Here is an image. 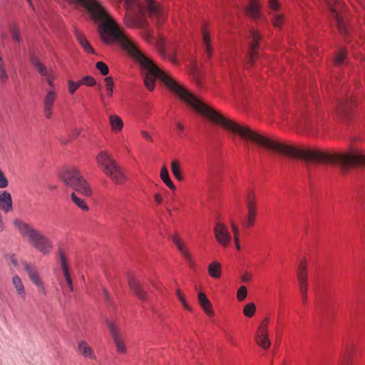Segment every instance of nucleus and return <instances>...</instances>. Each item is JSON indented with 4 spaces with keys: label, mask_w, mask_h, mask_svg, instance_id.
I'll return each mask as SVG.
<instances>
[{
    "label": "nucleus",
    "mask_w": 365,
    "mask_h": 365,
    "mask_svg": "<svg viewBox=\"0 0 365 365\" xmlns=\"http://www.w3.org/2000/svg\"><path fill=\"white\" fill-rule=\"evenodd\" d=\"M100 27V36L104 43L110 44L114 41L118 42L121 47L131 55L142 68L147 71L144 76V83L149 91H151L154 89L155 78L158 77L167 88L176 95L182 101L212 123L220 125L244 140L252 142L259 147L278 154L293 158V145L287 144L265 136L247 125L240 124L230 118H226L190 93L170 75L160 70L150 59L138 49L134 42L125 35L110 16L101 22Z\"/></svg>",
    "instance_id": "obj_1"
},
{
    "label": "nucleus",
    "mask_w": 365,
    "mask_h": 365,
    "mask_svg": "<svg viewBox=\"0 0 365 365\" xmlns=\"http://www.w3.org/2000/svg\"><path fill=\"white\" fill-rule=\"evenodd\" d=\"M14 225L19 234L26 239L31 246L40 253L47 255L52 252L53 249V242L39 230L20 220H15Z\"/></svg>",
    "instance_id": "obj_2"
},
{
    "label": "nucleus",
    "mask_w": 365,
    "mask_h": 365,
    "mask_svg": "<svg viewBox=\"0 0 365 365\" xmlns=\"http://www.w3.org/2000/svg\"><path fill=\"white\" fill-rule=\"evenodd\" d=\"M61 178L67 186L71 187L82 195L86 197L92 195L93 191L91 186L76 168H65L61 172Z\"/></svg>",
    "instance_id": "obj_3"
},
{
    "label": "nucleus",
    "mask_w": 365,
    "mask_h": 365,
    "mask_svg": "<svg viewBox=\"0 0 365 365\" xmlns=\"http://www.w3.org/2000/svg\"><path fill=\"white\" fill-rule=\"evenodd\" d=\"M71 2H76L86 7L91 13L95 21L103 22L109 16L105 9L96 0H68Z\"/></svg>",
    "instance_id": "obj_4"
},
{
    "label": "nucleus",
    "mask_w": 365,
    "mask_h": 365,
    "mask_svg": "<svg viewBox=\"0 0 365 365\" xmlns=\"http://www.w3.org/2000/svg\"><path fill=\"white\" fill-rule=\"evenodd\" d=\"M250 42L248 47V63L253 66L255 61L258 57L257 51L259 49L262 35L255 30H252L250 34Z\"/></svg>",
    "instance_id": "obj_5"
},
{
    "label": "nucleus",
    "mask_w": 365,
    "mask_h": 365,
    "mask_svg": "<svg viewBox=\"0 0 365 365\" xmlns=\"http://www.w3.org/2000/svg\"><path fill=\"white\" fill-rule=\"evenodd\" d=\"M214 234L217 242L223 247L230 245L232 237L227 227L220 222H217L214 227Z\"/></svg>",
    "instance_id": "obj_6"
},
{
    "label": "nucleus",
    "mask_w": 365,
    "mask_h": 365,
    "mask_svg": "<svg viewBox=\"0 0 365 365\" xmlns=\"http://www.w3.org/2000/svg\"><path fill=\"white\" fill-rule=\"evenodd\" d=\"M103 173L108 177L115 185H123L128 180L124 170L118 163L106 170Z\"/></svg>",
    "instance_id": "obj_7"
},
{
    "label": "nucleus",
    "mask_w": 365,
    "mask_h": 365,
    "mask_svg": "<svg viewBox=\"0 0 365 365\" xmlns=\"http://www.w3.org/2000/svg\"><path fill=\"white\" fill-rule=\"evenodd\" d=\"M57 96L58 95L55 88H51L43 98V115L46 119H51L53 116V109Z\"/></svg>",
    "instance_id": "obj_8"
},
{
    "label": "nucleus",
    "mask_w": 365,
    "mask_h": 365,
    "mask_svg": "<svg viewBox=\"0 0 365 365\" xmlns=\"http://www.w3.org/2000/svg\"><path fill=\"white\" fill-rule=\"evenodd\" d=\"M106 324L110 329V332L116 346L117 351L120 354H125L127 351V348L123 342V336L119 331L118 327L115 324L109 320L106 321Z\"/></svg>",
    "instance_id": "obj_9"
},
{
    "label": "nucleus",
    "mask_w": 365,
    "mask_h": 365,
    "mask_svg": "<svg viewBox=\"0 0 365 365\" xmlns=\"http://www.w3.org/2000/svg\"><path fill=\"white\" fill-rule=\"evenodd\" d=\"M96 161L103 173L117 163L112 155L108 150H105L100 151L97 154Z\"/></svg>",
    "instance_id": "obj_10"
},
{
    "label": "nucleus",
    "mask_w": 365,
    "mask_h": 365,
    "mask_svg": "<svg viewBox=\"0 0 365 365\" xmlns=\"http://www.w3.org/2000/svg\"><path fill=\"white\" fill-rule=\"evenodd\" d=\"M145 4L150 17L155 19L158 24L164 21L165 14L154 0H145Z\"/></svg>",
    "instance_id": "obj_11"
},
{
    "label": "nucleus",
    "mask_w": 365,
    "mask_h": 365,
    "mask_svg": "<svg viewBox=\"0 0 365 365\" xmlns=\"http://www.w3.org/2000/svg\"><path fill=\"white\" fill-rule=\"evenodd\" d=\"M172 240L174 244L176 245L178 250H179L181 255L184 257L185 261L190 267H193L195 265L194 260L191 255V253L185 244V242L180 238L177 232L174 233L172 236Z\"/></svg>",
    "instance_id": "obj_12"
},
{
    "label": "nucleus",
    "mask_w": 365,
    "mask_h": 365,
    "mask_svg": "<svg viewBox=\"0 0 365 365\" xmlns=\"http://www.w3.org/2000/svg\"><path fill=\"white\" fill-rule=\"evenodd\" d=\"M124 23L128 27L144 28L147 21L142 16H133L128 10L124 18Z\"/></svg>",
    "instance_id": "obj_13"
},
{
    "label": "nucleus",
    "mask_w": 365,
    "mask_h": 365,
    "mask_svg": "<svg viewBox=\"0 0 365 365\" xmlns=\"http://www.w3.org/2000/svg\"><path fill=\"white\" fill-rule=\"evenodd\" d=\"M334 3L336 4V6H333L331 1H328V4L329 6L330 10L333 13L336 23L337 26L339 29V31L341 35H346V26L343 21V20L340 18V16L338 14V10L341 8V4L338 0H333Z\"/></svg>",
    "instance_id": "obj_14"
},
{
    "label": "nucleus",
    "mask_w": 365,
    "mask_h": 365,
    "mask_svg": "<svg viewBox=\"0 0 365 365\" xmlns=\"http://www.w3.org/2000/svg\"><path fill=\"white\" fill-rule=\"evenodd\" d=\"M0 209L5 212H11L13 210L11 195L6 190L0 194Z\"/></svg>",
    "instance_id": "obj_15"
},
{
    "label": "nucleus",
    "mask_w": 365,
    "mask_h": 365,
    "mask_svg": "<svg viewBox=\"0 0 365 365\" xmlns=\"http://www.w3.org/2000/svg\"><path fill=\"white\" fill-rule=\"evenodd\" d=\"M78 351L86 359H96L93 350L85 341L78 342Z\"/></svg>",
    "instance_id": "obj_16"
},
{
    "label": "nucleus",
    "mask_w": 365,
    "mask_h": 365,
    "mask_svg": "<svg viewBox=\"0 0 365 365\" xmlns=\"http://www.w3.org/2000/svg\"><path fill=\"white\" fill-rule=\"evenodd\" d=\"M110 130L114 133H119L122 131L124 123L122 118L118 115L113 114L108 118Z\"/></svg>",
    "instance_id": "obj_17"
},
{
    "label": "nucleus",
    "mask_w": 365,
    "mask_h": 365,
    "mask_svg": "<svg viewBox=\"0 0 365 365\" xmlns=\"http://www.w3.org/2000/svg\"><path fill=\"white\" fill-rule=\"evenodd\" d=\"M261 4L259 0H249L247 8V14L252 18H258L260 16Z\"/></svg>",
    "instance_id": "obj_18"
},
{
    "label": "nucleus",
    "mask_w": 365,
    "mask_h": 365,
    "mask_svg": "<svg viewBox=\"0 0 365 365\" xmlns=\"http://www.w3.org/2000/svg\"><path fill=\"white\" fill-rule=\"evenodd\" d=\"M75 36L81 46V47L83 48V50L88 53H94V49L88 42V39L78 31H75Z\"/></svg>",
    "instance_id": "obj_19"
},
{
    "label": "nucleus",
    "mask_w": 365,
    "mask_h": 365,
    "mask_svg": "<svg viewBox=\"0 0 365 365\" xmlns=\"http://www.w3.org/2000/svg\"><path fill=\"white\" fill-rule=\"evenodd\" d=\"M202 44L205 51V53H207L208 58H211L212 55V46L211 44V37L205 28L202 31Z\"/></svg>",
    "instance_id": "obj_20"
},
{
    "label": "nucleus",
    "mask_w": 365,
    "mask_h": 365,
    "mask_svg": "<svg viewBox=\"0 0 365 365\" xmlns=\"http://www.w3.org/2000/svg\"><path fill=\"white\" fill-rule=\"evenodd\" d=\"M198 300L205 312L208 316H212L214 313L212 309V304L203 292H200L198 294Z\"/></svg>",
    "instance_id": "obj_21"
},
{
    "label": "nucleus",
    "mask_w": 365,
    "mask_h": 365,
    "mask_svg": "<svg viewBox=\"0 0 365 365\" xmlns=\"http://www.w3.org/2000/svg\"><path fill=\"white\" fill-rule=\"evenodd\" d=\"M13 284L16 289L17 294L23 300L26 299V290L21 279L18 276L15 275L12 279Z\"/></svg>",
    "instance_id": "obj_22"
},
{
    "label": "nucleus",
    "mask_w": 365,
    "mask_h": 365,
    "mask_svg": "<svg viewBox=\"0 0 365 365\" xmlns=\"http://www.w3.org/2000/svg\"><path fill=\"white\" fill-rule=\"evenodd\" d=\"M257 344L264 349H267L271 345L268 334L257 333L255 336Z\"/></svg>",
    "instance_id": "obj_23"
},
{
    "label": "nucleus",
    "mask_w": 365,
    "mask_h": 365,
    "mask_svg": "<svg viewBox=\"0 0 365 365\" xmlns=\"http://www.w3.org/2000/svg\"><path fill=\"white\" fill-rule=\"evenodd\" d=\"M129 285L135 294L140 299H145L146 293L143 290L141 285L137 281L131 279L129 280Z\"/></svg>",
    "instance_id": "obj_24"
},
{
    "label": "nucleus",
    "mask_w": 365,
    "mask_h": 365,
    "mask_svg": "<svg viewBox=\"0 0 365 365\" xmlns=\"http://www.w3.org/2000/svg\"><path fill=\"white\" fill-rule=\"evenodd\" d=\"M129 285L135 294L140 299H145L146 293L143 290L141 285L137 281L131 279L129 280Z\"/></svg>",
    "instance_id": "obj_25"
},
{
    "label": "nucleus",
    "mask_w": 365,
    "mask_h": 365,
    "mask_svg": "<svg viewBox=\"0 0 365 365\" xmlns=\"http://www.w3.org/2000/svg\"><path fill=\"white\" fill-rule=\"evenodd\" d=\"M171 171L174 177L179 181L183 180L180 163L178 160H173L171 162Z\"/></svg>",
    "instance_id": "obj_26"
},
{
    "label": "nucleus",
    "mask_w": 365,
    "mask_h": 365,
    "mask_svg": "<svg viewBox=\"0 0 365 365\" xmlns=\"http://www.w3.org/2000/svg\"><path fill=\"white\" fill-rule=\"evenodd\" d=\"M71 198L73 202L83 212H88L89 210V207L86 202L83 199L79 197L75 192L71 193Z\"/></svg>",
    "instance_id": "obj_27"
},
{
    "label": "nucleus",
    "mask_w": 365,
    "mask_h": 365,
    "mask_svg": "<svg viewBox=\"0 0 365 365\" xmlns=\"http://www.w3.org/2000/svg\"><path fill=\"white\" fill-rule=\"evenodd\" d=\"M58 258L63 274H69V267L68 259L65 252L63 250H58Z\"/></svg>",
    "instance_id": "obj_28"
},
{
    "label": "nucleus",
    "mask_w": 365,
    "mask_h": 365,
    "mask_svg": "<svg viewBox=\"0 0 365 365\" xmlns=\"http://www.w3.org/2000/svg\"><path fill=\"white\" fill-rule=\"evenodd\" d=\"M246 205H247V210H257L255 194L252 190L248 191L247 193Z\"/></svg>",
    "instance_id": "obj_29"
},
{
    "label": "nucleus",
    "mask_w": 365,
    "mask_h": 365,
    "mask_svg": "<svg viewBox=\"0 0 365 365\" xmlns=\"http://www.w3.org/2000/svg\"><path fill=\"white\" fill-rule=\"evenodd\" d=\"M271 18V22L273 26L279 29H282L285 16L283 14L277 13V14H273Z\"/></svg>",
    "instance_id": "obj_30"
},
{
    "label": "nucleus",
    "mask_w": 365,
    "mask_h": 365,
    "mask_svg": "<svg viewBox=\"0 0 365 365\" xmlns=\"http://www.w3.org/2000/svg\"><path fill=\"white\" fill-rule=\"evenodd\" d=\"M32 65L36 68L38 72L43 76H45L48 73L46 67L39 61L36 57H32L31 58Z\"/></svg>",
    "instance_id": "obj_31"
},
{
    "label": "nucleus",
    "mask_w": 365,
    "mask_h": 365,
    "mask_svg": "<svg viewBox=\"0 0 365 365\" xmlns=\"http://www.w3.org/2000/svg\"><path fill=\"white\" fill-rule=\"evenodd\" d=\"M105 81V90L106 96L110 98L113 96L114 89V81L111 76H107L104 79Z\"/></svg>",
    "instance_id": "obj_32"
},
{
    "label": "nucleus",
    "mask_w": 365,
    "mask_h": 365,
    "mask_svg": "<svg viewBox=\"0 0 365 365\" xmlns=\"http://www.w3.org/2000/svg\"><path fill=\"white\" fill-rule=\"evenodd\" d=\"M257 215V210H247V215L246 220L244 223L245 227H251L255 225V219Z\"/></svg>",
    "instance_id": "obj_33"
},
{
    "label": "nucleus",
    "mask_w": 365,
    "mask_h": 365,
    "mask_svg": "<svg viewBox=\"0 0 365 365\" xmlns=\"http://www.w3.org/2000/svg\"><path fill=\"white\" fill-rule=\"evenodd\" d=\"M281 8V4L278 0H269L268 9L269 14L272 15L273 14H277V11Z\"/></svg>",
    "instance_id": "obj_34"
},
{
    "label": "nucleus",
    "mask_w": 365,
    "mask_h": 365,
    "mask_svg": "<svg viewBox=\"0 0 365 365\" xmlns=\"http://www.w3.org/2000/svg\"><path fill=\"white\" fill-rule=\"evenodd\" d=\"M80 133L81 130L78 128L73 129L67 138L61 139V143L63 145L69 143L70 142L76 139L79 135Z\"/></svg>",
    "instance_id": "obj_35"
},
{
    "label": "nucleus",
    "mask_w": 365,
    "mask_h": 365,
    "mask_svg": "<svg viewBox=\"0 0 365 365\" xmlns=\"http://www.w3.org/2000/svg\"><path fill=\"white\" fill-rule=\"evenodd\" d=\"M256 307L254 303H249L244 307L243 314L247 317H252L255 313Z\"/></svg>",
    "instance_id": "obj_36"
},
{
    "label": "nucleus",
    "mask_w": 365,
    "mask_h": 365,
    "mask_svg": "<svg viewBox=\"0 0 365 365\" xmlns=\"http://www.w3.org/2000/svg\"><path fill=\"white\" fill-rule=\"evenodd\" d=\"M220 263L213 262L208 266V274H220L222 272Z\"/></svg>",
    "instance_id": "obj_37"
},
{
    "label": "nucleus",
    "mask_w": 365,
    "mask_h": 365,
    "mask_svg": "<svg viewBox=\"0 0 365 365\" xmlns=\"http://www.w3.org/2000/svg\"><path fill=\"white\" fill-rule=\"evenodd\" d=\"M346 58V51L345 50L339 51L336 56L334 59V64L336 66H340L342 64Z\"/></svg>",
    "instance_id": "obj_38"
},
{
    "label": "nucleus",
    "mask_w": 365,
    "mask_h": 365,
    "mask_svg": "<svg viewBox=\"0 0 365 365\" xmlns=\"http://www.w3.org/2000/svg\"><path fill=\"white\" fill-rule=\"evenodd\" d=\"M298 282L301 292H307L308 278L307 275H299Z\"/></svg>",
    "instance_id": "obj_39"
},
{
    "label": "nucleus",
    "mask_w": 365,
    "mask_h": 365,
    "mask_svg": "<svg viewBox=\"0 0 365 365\" xmlns=\"http://www.w3.org/2000/svg\"><path fill=\"white\" fill-rule=\"evenodd\" d=\"M31 277V281L37 286L40 291L42 292L43 294H45V289L43 286V283L41 281V279L40 277V275H30Z\"/></svg>",
    "instance_id": "obj_40"
},
{
    "label": "nucleus",
    "mask_w": 365,
    "mask_h": 365,
    "mask_svg": "<svg viewBox=\"0 0 365 365\" xmlns=\"http://www.w3.org/2000/svg\"><path fill=\"white\" fill-rule=\"evenodd\" d=\"M9 79V76L7 74L6 66L4 65H0V83L2 85H5Z\"/></svg>",
    "instance_id": "obj_41"
},
{
    "label": "nucleus",
    "mask_w": 365,
    "mask_h": 365,
    "mask_svg": "<svg viewBox=\"0 0 365 365\" xmlns=\"http://www.w3.org/2000/svg\"><path fill=\"white\" fill-rule=\"evenodd\" d=\"M307 269V259L305 257H303L300 259L298 266V272L299 274H303L308 272Z\"/></svg>",
    "instance_id": "obj_42"
},
{
    "label": "nucleus",
    "mask_w": 365,
    "mask_h": 365,
    "mask_svg": "<svg viewBox=\"0 0 365 365\" xmlns=\"http://www.w3.org/2000/svg\"><path fill=\"white\" fill-rule=\"evenodd\" d=\"M97 69L100 71L102 75L106 76L109 73V68L108 66L103 61H98L96 64Z\"/></svg>",
    "instance_id": "obj_43"
},
{
    "label": "nucleus",
    "mask_w": 365,
    "mask_h": 365,
    "mask_svg": "<svg viewBox=\"0 0 365 365\" xmlns=\"http://www.w3.org/2000/svg\"><path fill=\"white\" fill-rule=\"evenodd\" d=\"M269 319L265 318L258 328L257 333L268 334Z\"/></svg>",
    "instance_id": "obj_44"
},
{
    "label": "nucleus",
    "mask_w": 365,
    "mask_h": 365,
    "mask_svg": "<svg viewBox=\"0 0 365 365\" xmlns=\"http://www.w3.org/2000/svg\"><path fill=\"white\" fill-rule=\"evenodd\" d=\"M247 288L245 286H241L237 290V299L240 302L243 301L247 297Z\"/></svg>",
    "instance_id": "obj_45"
},
{
    "label": "nucleus",
    "mask_w": 365,
    "mask_h": 365,
    "mask_svg": "<svg viewBox=\"0 0 365 365\" xmlns=\"http://www.w3.org/2000/svg\"><path fill=\"white\" fill-rule=\"evenodd\" d=\"M11 34L14 41L17 43L21 41L20 31L16 26L11 29Z\"/></svg>",
    "instance_id": "obj_46"
},
{
    "label": "nucleus",
    "mask_w": 365,
    "mask_h": 365,
    "mask_svg": "<svg viewBox=\"0 0 365 365\" xmlns=\"http://www.w3.org/2000/svg\"><path fill=\"white\" fill-rule=\"evenodd\" d=\"M83 81L84 85H86L87 86L92 87L96 84V79L91 76H86L83 77Z\"/></svg>",
    "instance_id": "obj_47"
},
{
    "label": "nucleus",
    "mask_w": 365,
    "mask_h": 365,
    "mask_svg": "<svg viewBox=\"0 0 365 365\" xmlns=\"http://www.w3.org/2000/svg\"><path fill=\"white\" fill-rule=\"evenodd\" d=\"M63 279L62 280V284L63 285H67L71 291H73V284H72V278L71 275H63Z\"/></svg>",
    "instance_id": "obj_48"
},
{
    "label": "nucleus",
    "mask_w": 365,
    "mask_h": 365,
    "mask_svg": "<svg viewBox=\"0 0 365 365\" xmlns=\"http://www.w3.org/2000/svg\"><path fill=\"white\" fill-rule=\"evenodd\" d=\"M68 92L71 95H73L78 88V85L76 84V81H73L72 80L68 81Z\"/></svg>",
    "instance_id": "obj_49"
},
{
    "label": "nucleus",
    "mask_w": 365,
    "mask_h": 365,
    "mask_svg": "<svg viewBox=\"0 0 365 365\" xmlns=\"http://www.w3.org/2000/svg\"><path fill=\"white\" fill-rule=\"evenodd\" d=\"M231 228L234 234V240L235 241H237V238H239V229L235 222L232 220L230 222Z\"/></svg>",
    "instance_id": "obj_50"
},
{
    "label": "nucleus",
    "mask_w": 365,
    "mask_h": 365,
    "mask_svg": "<svg viewBox=\"0 0 365 365\" xmlns=\"http://www.w3.org/2000/svg\"><path fill=\"white\" fill-rule=\"evenodd\" d=\"M8 186V180L0 169V188H5Z\"/></svg>",
    "instance_id": "obj_51"
},
{
    "label": "nucleus",
    "mask_w": 365,
    "mask_h": 365,
    "mask_svg": "<svg viewBox=\"0 0 365 365\" xmlns=\"http://www.w3.org/2000/svg\"><path fill=\"white\" fill-rule=\"evenodd\" d=\"M160 175V178H161L162 180L170 177L169 173H168V170L167 168L165 165L161 168Z\"/></svg>",
    "instance_id": "obj_52"
},
{
    "label": "nucleus",
    "mask_w": 365,
    "mask_h": 365,
    "mask_svg": "<svg viewBox=\"0 0 365 365\" xmlns=\"http://www.w3.org/2000/svg\"><path fill=\"white\" fill-rule=\"evenodd\" d=\"M163 182L172 190H175V186L174 185V183L173 182V181L171 180L170 178H168L165 180H163Z\"/></svg>",
    "instance_id": "obj_53"
},
{
    "label": "nucleus",
    "mask_w": 365,
    "mask_h": 365,
    "mask_svg": "<svg viewBox=\"0 0 365 365\" xmlns=\"http://www.w3.org/2000/svg\"><path fill=\"white\" fill-rule=\"evenodd\" d=\"M22 265L24 267V271L25 272H27L29 273H31V272H36V269H34V267L32 265H30V264H29L27 263H23Z\"/></svg>",
    "instance_id": "obj_54"
},
{
    "label": "nucleus",
    "mask_w": 365,
    "mask_h": 365,
    "mask_svg": "<svg viewBox=\"0 0 365 365\" xmlns=\"http://www.w3.org/2000/svg\"><path fill=\"white\" fill-rule=\"evenodd\" d=\"M136 0H125V6L126 10L128 11L131 9V7L135 4Z\"/></svg>",
    "instance_id": "obj_55"
},
{
    "label": "nucleus",
    "mask_w": 365,
    "mask_h": 365,
    "mask_svg": "<svg viewBox=\"0 0 365 365\" xmlns=\"http://www.w3.org/2000/svg\"><path fill=\"white\" fill-rule=\"evenodd\" d=\"M103 297H104L105 300H106L108 303H110V302H111V301H110V295H109L108 292L106 289H103Z\"/></svg>",
    "instance_id": "obj_56"
},
{
    "label": "nucleus",
    "mask_w": 365,
    "mask_h": 365,
    "mask_svg": "<svg viewBox=\"0 0 365 365\" xmlns=\"http://www.w3.org/2000/svg\"><path fill=\"white\" fill-rule=\"evenodd\" d=\"M155 201L158 204H160L163 202V197L160 193H155L154 195Z\"/></svg>",
    "instance_id": "obj_57"
},
{
    "label": "nucleus",
    "mask_w": 365,
    "mask_h": 365,
    "mask_svg": "<svg viewBox=\"0 0 365 365\" xmlns=\"http://www.w3.org/2000/svg\"><path fill=\"white\" fill-rule=\"evenodd\" d=\"M142 135H143V138H145L148 140L152 141V137L148 132L142 131Z\"/></svg>",
    "instance_id": "obj_58"
},
{
    "label": "nucleus",
    "mask_w": 365,
    "mask_h": 365,
    "mask_svg": "<svg viewBox=\"0 0 365 365\" xmlns=\"http://www.w3.org/2000/svg\"><path fill=\"white\" fill-rule=\"evenodd\" d=\"M168 59L172 62L175 63L177 62V58L175 53H172L169 55Z\"/></svg>",
    "instance_id": "obj_59"
},
{
    "label": "nucleus",
    "mask_w": 365,
    "mask_h": 365,
    "mask_svg": "<svg viewBox=\"0 0 365 365\" xmlns=\"http://www.w3.org/2000/svg\"><path fill=\"white\" fill-rule=\"evenodd\" d=\"M301 294H302V301L304 303H306L307 301V292H301Z\"/></svg>",
    "instance_id": "obj_60"
},
{
    "label": "nucleus",
    "mask_w": 365,
    "mask_h": 365,
    "mask_svg": "<svg viewBox=\"0 0 365 365\" xmlns=\"http://www.w3.org/2000/svg\"><path fill=\"white\" fill-rule=\"evenodd\" d=\"M184 308L187 310H190V307H189V305L187 304V302H185V300H182V302H181Z\"/></svg>",
    "instance_id": "obj_61"
},
{
    "label": "nucleus",
    "mask_w": 365,
    "mask_h": 365,
    "mask_svg": "<svg viewBox=\"0 0 365 365\" xmlns=\"http://www.w3.org/2000/svg\"><path fill=\"white\" fill-rule=\"evenodd\" d=\"M177 295H178V299L180 300V302H182V300H185V299L182 297V295L181 294L180 290H177Z\"/></svg>",
    "instance_id": "obj_62"
},
{
    "label": "nucleus",
    "mask_w": 365,
    "mask_h": 365,
    "mask_svg": "<svg viewBox=\"0 0 365 365\" xmlns=\"http://www.w3.org/2000/svg\"><path fill=\"white\" fill-rule=\"evenodd\" d=\"M250 279L251 278H250V275H243L242 280V282H246L249 281Z\"/></svg>",
    "instance_id": "obj_63"
},
{
    "label": "nucleus",
    "mask_w": 365,
    "mask_h": 365,
    "mask_svg": "<svg viewBox=\"0 0 365 365\" xmlns=\"http://www.w3.org/2000/svg\"><path fill=\"white\" fill-rule=\"evenodd\" d=\"M177 128H178L179 130L182 131L184 130V125L181 123H177Z\"/></svg>",
    "instance_id": "obj_64"
}]
</instances>
